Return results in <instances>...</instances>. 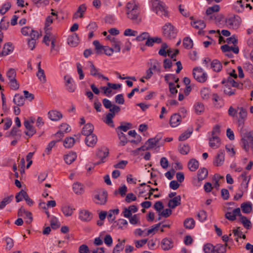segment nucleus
Returning a JSON list of instances; mask_svg holds the SVG:
<instances>
[{
	"mask_svg": "<svg viewBox=\"0 0 253 253\" xmlns=\"http://www.w3.org/2000/svg\"><path fill=\"white\" fill-rule=\"evenodd\" d=\"M184 226L186 229H193L195 225V222L192 218H187L184 221Z\"/></svg>",
	"mask_w": 253,
	"mask_h": 253,
	"instance_id": "a19ab883",
	"label": "nucleus"
},
{
	"mask_svg": "<svg viewBox=\"0 0 253 253\" xmlns=\"http://www.w3.org/2000/svg\"><path fill=\"white\" fill-rule=\"evenodd\" d=\"M190 151V147L185 144H180L179 147V151L181 154L186 155Z\"/></svg>",
	"mask_w": 253,
	"mask_h": 253,
	"instance_id": "6e6d98bb",
	"label": "nucleus"
},
{
	"mask_svg": "<svg viewBox=\"0 0 253 253\" xmlns=\"http://www.w3.org/2000/svg\"><path fill=\"white\" fill-rule=\"evenodd\" d=\"M188 166L190 170L195 171L199 167V162L196 159H192L189 161Z\"/></svg>",
	"mask_w": 253,
	"mask_h": 253,
	"instance_id": "4c0bfd02",
	"label": "nucleus"
},
{
	"mask_svg": "<svg viewBox=\"0 0 253 253\" xmlns=\"http://www.w3.org/2000/svg\"><path fill=\"white\" fill-rule=\"evenodd\" d=\"M13 103L18 106H22L24 104L25 98L19 94H16L14 96Z\"/></svg>",
	"mask_w": 253,
	"mask_h": 253,
	"instance_id": "473e14b6",
	"label": "nucleus"
},
{
	"mask_svg": "<svg viewBox=\"0 0 253 253\" xmlns=\"http://www.w3.org/2000/svg\"><path fill=\"white\" fill-rule=\"evenodd\" d=\"M6 136L12 137L14 138L19 139L21 138V134L19 132V130L16 127L13 126L11 131L6 133Z\"/></svg>",
	"mask_w": 253,
	"mask_h": 253,
	"instance_id": "72a5a7b5",
	"label": "nucleus"
},
{
	"mask_svg": "<svg viewBox=\"0 0 253 253\" xmlns=\"http://www.w3.org/2000/svg\"><path fill=\"white\" fill-rule=\"evenodd\" d=\"M97 142V137L93 133L86 136L85 143L88 147H94Z\"/></svg>",
	"mask_w": 253,
	"mask_h": 253,
	"instance_id": "2eb2a0df",
	"label": "nucleus"
},
{
	"mask_svg": "<svg viewBox=\"0 0 253 253\" xmlns=\"http://www.w3.org/2000/svg\"><path fill=\"white\" fill-rule=\"evenodd\" d=\"M109 155V150L108 148L105 147H102L98 149L97 151L96 156V157L100 159V161L94 164V165H99L101 163H104V160L106 158L108 157Z\"/></svg>",
	"mask_w": 253,
	"mask_h": 253,
	"instance_id": "423d86ee",
	"label": "nucleus"
},
{
	"mask_svg": "<svg viewBox=\"0 0 253 253\" xmlns=\"http://www.w3.org/2000/svg\"><path fill=\"white\" fill-rule=\"evenodd\" d=\"M116 226H118L119 229H123L124 227H126L127 225V221L124 219H120L116 222Z\"/></svg>",
	"mask_w": 253,
	"mask_h": 253,
	"instance_id": "680f3d73",
	"label": "nucleus"
},
{
	"mask_svg": "<svg viewBox=\"0 0 253 253\" xmlns=\"http://www.w3.org/2000/svg\"><path fill=\"white\" fill-rule=\"evenodd\" d=\"M240 132L242 137L246 138L248 140L250 141L251 147L253 149V131H247L244 127L241 130V128L239 129Z\"/></svg>",
	"mask_w": 253,
	"mask_h": 253,
	"instance_id": "ddd939ff",
	"label": "nucleus"
},
{
	"mask_svg": "<svg viewBox=\"0 0 253 253\" xmlns=\"http://www.w3.org/2000/svg\"><path fill=\"white\" fill-rule=\"evenodd\" d=\"M88 63L89 64L90 70V74L95 77H97L99 79L102 78L103 80L108 81V78L105 77L101 73L99 72V69L96 68L91 61H88Z\"/></svg>",
	"mask_w": 253,
	"mask_h": 253,
	"instance_id": "9d476101",
	"label": "nucleus"
},
{
	"mask_svg": "<svg viewBox=\"0 0 253 253\" xmlns=\"http://www.w3.org/2000/svg\"><path fill=\"white\" fill-rule=\"evenodd\" d=\"M161 138L155 137L154 138H149L146 142L145 145H147L149 149L153 148L157 146Z\"/></svg>",
	"mask_w": 253,
	"mask_h": 253,
	"instance_id": "2f4dec72",
	"label": "nucleus"
},
{
	"mask_svg": "<svg viewBox=\"0 0 253 253\" xmlns=\"http://www.w3.org/2000/svg\"><path fill=\"white\" fill-rule=\"evenodd\" d=\"M118 135L120 139V145L121 146L125 145L127 142L125 134L122 132H118Z\"/></svg>",
	"mask_w": 253,
	"mask_h": 253,
	"instance_id": "bf43d9fd",
	"label": "nucleus"
},
{
	"mask_svg": "<svg viewBox=\"0 0 253 253\" xmlns=\"http://www.w3.org/2000/svg\"><path fill=\"white\" fill-rule=\"evenodd\" d=\"M241 208L244 213H249L252 211V204L250 202L243 203Z\"/></svg>",
	"mask_w": 253,
	"mask_h": 253,
	"instance_id": "e433bc0d",
	"label": "nucleus"
},
{
	"mask_svg": "<svg viewBox=\"0 0 253 253\" xmlns=\"http://www.w3.org/2000/svg\"><path fill=\"white\" fill-rule=\"evenodd\" d=\"M220 10V6L218 4H215L212 6L209 7L207 9L206 14L210 16V19H212L213 16L212 14L214 12H218Z\"/></svg>",
	"mask_w": 253,
	"mask_h": 253,
	"instance_id": "f704fd0d",
	"label": "nucleus"
},
{
	"mask_svg": "<svg viewBox=\"0 0 253 253\" xmlns=\"http://www.w3.org/2000/svg\"><path fill=\"white\" fill-rule=\"evenodd\" d=\"M21 194H22L23 196H24V199H25L27 204L28 205L32 206L34 202H33V200L29 198L28 194L27 193V192L26 191H25L23 190H21Z\"/></svg>",
	"mask_w": 253,
	"mask_h": 253,
	"instance_id": "0e129e2a",
	"label": "nucleus"
},
{
	"mask_svg": "<svg viewBox=\"0 0 253 253\" xmlns=\"http://www.w3.org/2000/svg\"><path fill=\"white\" fill-rule=\"evenodd\" d=\"M240 220L246 229H250L252 227V223L246 216H243L241 214L240 216Z\"/></svg>",
	"mask_w": 253,
	"mask_h": 253,
	"instance_id": "79ce46f5",
	"label": "nucleus"
},
{
	"mask_svg": "<svg viewBox=\"0 0 253 253\" xmlns=\"http://www.w3.org/2000/svg\"><path fill=\"white\" fill-rule=\"evenodd\" d=\"M107 193L103 191L102 192L96 194L94 196L93 200L98 205H104L107 201Z\"/></svg>",
	"mask_w": 253,
	"mask_h": 253,
	"instance_id": "1a4fd4ad",
	"label": "nucleus"
},
{
	"mask_svg": "<svg viewBox=\"0 0 253 253\" xmlns=\"http://www.w3.org/2000/svg\"><path fill=\"white\" fill-rule=\"evenodd\" d=\"M168 47V45L166 43H163L161 45V48L158 52L159 54L164 57H166L167 55L169 56H170V52H172V49L169 48L166 51V50Z\"/></svg>",
	"mask_w": 253,
	"mask_h": 253,
	"instance_id": "4be33fe9",
	"label": "nucleus"
},
{
	"mask_svg": "<svg viewBox=\"0 0 253 253\" xmlns=\"http://www.w3.org/2000/svg\"><path fill=\"white\" fill-rule=\"evenodd\" d=\"M161 224V223L160 222L154 226H152L150 229L147 230V232L146 233L145 235H144V236H148L149 235H150L151 234H153L155 231L158 230V229H159V227L160 226Z\"/></svg>",
	"mask_w": 253,
	"mask_h": 253,
	"instance_id": "e2e57ef3",
	"label": "nucleus"
},
{
	"mask_svg": "<svg viewBox=\"0 0 253 253\" xmlns=\"http://www.w3.org/2000/svg\"><path fill=\"white\" fill-rule=\"evenodd\" d=\"M37 76L42 83H45L46 81L44 70L40 68L37 73Z\"/></svg>",
	"mask_w": 253,
	"mask_h": 253,
	"instance_id": "3c124183",
	"label": "nucleus"
},
{
	"mask_svg": "<svg viewBox=\"0 0 253 253\" xmlns=\"http://www.w3.org/2000/svg\"><path fill=\"white\" fill-rule=\"evenodd\" d=\"M153 10L160 16L168 17L169 13L165 3L159 0H154L152 2Z\"/></svg>",
	"mask_w": 253,
	"mask_h": 253,
	"instance_id": "f03ea898",
	"label": "nucleus"
},
{
	"mask_svg": "<svg viewBox=\"0 0 253 253\" xmlns=\"http://www.w3.org/2000/svg\"><path fill=\"white\" fill-rule=\"evenodd\" d=\"M74 192L78 195H81L84 192V186L80 182H76L73 184Z\"/></svg>",
	"mask_w": 253,
	"mask_h": 253,
	"instance_id": "393cba45",
	"label": "nucleus"
},
{
	"mask_svg": "<svg viewBox=\"0 0 253 253\" xmlns=\"http://www.w3.org/2000/svg\"><path fill=\"white\" fill-rule=\"evenodd\" d=\"M111 42L112 43V46L114 48V50L116 52H120V50H121L120 45L121 44V42L119 41L118 39L115 38V39L113 40V41H112Z\"/></svg>",
	"mask_w": 253,
	"mask_h": 253,
	"instance_id": "13d9d810",
	"label": "nucleus"
},
{
	"mask_svg": "<svg viewBox=\"0 0 253 253\" xmlns=\"http://www.w3.org/2000/svg\"><path fill=\"white\" fill-rule=\"evenodd\" d=\"M241 23V18L237 16H231L225 20V23L229 29H237Z\"/></svg>",
	"mask_w": 253,
	"mask_h": 253,
	"instance_id": "20e7f679",
	"label": "nucleus"
},
{
	"mask_svg": "<svg viewBox=\"0 0 253 253\" xmlns=\"http://www.w3.org/2000/svg\"><path fill=\"white\" fill-rule=\"evenodd\" d=\"M241 210L239 208L234 209L232 212H227L225 214V217L230 221H234L236 219V216L241 215Z\"/></svg>",
	"mask_w": 253,
	"mask_h": 253,
	"instance_id": "4468645a",
	"label": "nucleus"
},
{
	"mask_svg": "<svg viewBox=\"0 0 253 253\" xmlns=\"http://www.w3.org/2000/svg\"><path fill=\"white\" fill-rule=\"evenodd\" d=\"M193 132V128L191 127L190 128H188V130L182 133L179 137V141H184L186 139H187L188 138H189L191 134H192Z\"/></svg>",
	"mask_w": 253,
	"mask_h": 253,
	"instance_id": "49530a36",
	"label": "nucleus"
},
{
	"mask_svg": "<svg viewBox=\"0 0 253 253\" xmlns=\"http://www.w3.org/2000/svg\"><path fill=\"white\" fill-rule=\"evenodd\" d=\"M224 151L223 150H219L213 161V165L216 167L221 166L224 161Z\"/></svg>",
	"mask_w": 253,
	"mask_h": 253,
	"instance_id": "f8f14e48",
	"label": "nucleus"
},
{
	"mask_svg": "<svg viewBox=\"0 0 253 253\" xmlns=\"http://www.w3.org/2000/svg\"><path fill=\"white\" fill-rule=\"evenodd\" d=\"M227 244H225V245L222 244H217L215 246V253H225L226 251V247Z\"/></svg>",
	"mask_w": 253,
	"mask_h": 253,
	"instance_id": "de8ad7c7",
	"label": "nucleus"
},
{
	"mask_svg": "<svg viewBox=\"0 0 253 253\" xmlns=\"http://www.w3.org/2000/svg\"><path fill=\"white\" fill-rule=\"evenodd\" d=\"M47 115L48 118L52 121H58L63 117L61 112L54 110L49 111Z\"/></svg>",
	"mask_w": 253,
	"mask_h": 253,
	"instance_id": "dca6fc26",
	"label": "nucleus"
},
{
	"mask_svg": "<svg viewBox=\"0 0 253 253\" xmlns=\"http://www.w3.org/2000/svg\"><path fill=\"white\" fill-rule=\"evenodd\" d=\"M86 10V7L85 4H83L79 6L77 11L73 15L74 19H77L78 17L82 18L83 14Z\"/></svg>",
	"mask_w": 253,
	"mask_h": 253,
	"instance_id": "cd10ccee",
	"label": "nucleus"
},
{
	"mask_svg": "<svg viewBox=\"0 0 253 253\" xmlns=\"http://www.w3.org/2000/svg\"><path fill=\"white\" fill-rule=\"evenodd\" d=\"M238 109L239 110L238 120V127L239 129L241 128L242 130L244 126V122L247 118V112L243 107H238Z\"/></svg>",
	"mask_w": 253,
	"mask_h": 253,
	"instance_id": "0eeeda50",
	"label": "nucleus"
},
{
	"mask_svg": "<svg viewBox=\"0 0 253 253\" xmlns=\"http://www.w3.org/2000/svg\"><path fill=\"white\" fill-rule=\"evenodd\" d=\"M74 210H75V209L68 205L64 206L62 208L63 213L66 216H71L73 214Z\"/></svg>",
	"mask_w": 253,
	"mask_h": 253,
	"instance_id": "a18cd8bd",
	"label": "nucleus"
},
{
	"mask_svg": "<svg viewBox=\"0 0 253 253\" xmlns=\"http://www.w3.org/2000/svg\"><path fill=\"white\" fill-rule=\"evenodd\" d=\"M50 223L51 228L53 229H56L60 226V223L57 218L54 216L51 217Z\"/></svg>",
	"mask_w": 253,
	"mask_h": 253,
	"instance_id": "4d7b16f0",
	"label": "nucleus"
},
{
	"mask_svg": "<svg viewBox=\"0 0 253 253\" xmlns=\"http://www.w3.org/2000/svg\"><path fill=\"white\" fill-rule=\"evenodd\" d=\"M183 45L185 48H192L193 46V41L190 38L186 37L183 40Z\"/></svg>",
	"mask_w": 253,
	"mask_h": 253,
	"instance_id": "8fccbe9b",
	"label": "nucleus"
},
{
	"mask_svg": "<svg viewBox=\"0 0 253 253\" xmlns=\"http://www.w3.org/2000/svg\"><path fill=\"white\" fill-rule=\"evenodd\" d=\"M127 17L133 23L138 24L141 21L140 17V9L138 4L135 1L128 2L126 5Z\"/></svg>",
	"mask_w": 253,
	"mask_h": 253,
	"instance_id": "f257e3e1",
	"label": "nucleus"
},
{
	"mask_svg": "<svg viewBox=\"0 0 253 253\" xmlns=\"http://www.w3.org/2000/svg\"><path fill=\"white\" fill-rule=\"evenodd\" d=\"M210 146L213 149H216L220 146V140L217 136L211 137L209 140Z\"/></svg>",
	"mask_w": 253,
	"mask_h": 253,
	"instance_id": "5701e85b",
	"label": "nucleus"
},
{
	"mask_svg": "<svg viewBox=\"0 0 253 253\" xmlns=\"http://www.w3.org/2000/svg\"><path fill=\"white\" fill-rule=\"evenodd\" d=\"M203 250L205 253H213L215 250V246L214 247L211 244H207L204 246Z\"/></svg>",
	"mask_w": 253,
	"mask_h": 253,
	"instance_id": "052dcab7",
	"label": "nucleus"
},
{
	"mask_svg": "<svg viewBox=\"0 0 253 253\" xmlns=\"http://www.w3.org/2000/svg\"><path fill=\"white\" fill-rule=\"evenodd\" d=\"M155 42L157 43L162 42V39L159 37L151 38L150 37V38L148 39L146 41L145 45L148 46H152Z\"/></svg>",
	"mask_w": 253,
	"mask_h": 253,
	"instance_id": "58836bf2",
	"label": "nucleus"
},
{
	"mask_svg": "<svg viewBox=\"0 0 253 253\" xmlns=\"http://www.w3.org/2000/svg\"><path fill=\"white\" fill-rule=\"evenodd\" d=\"M191 25L195 29H199L198 34H201V30L206 27V24L203 20H197L191 23Z\"/></svg>",
	"mask_w": 253,
	"mask_h": 253,
	"instance_id": "b1692460",
	"label": "nucleus"
},
{
	"mask_svg": "<svg viewBox=\"0 0 253 253\" xmlns=\"http://www.w3.org/2000/svg\"><path fill=\"white\" fill-rule=\"evenodd\" d=\"M24 214L26 215V217H29V220L27 221V223L30 224L33 221V217L32 213L28 211H26L24 207H21L18 210L17 215L18 216H23Z\"/></svg>",
	"mask_w": 253,
	"mask_h": 253,
	"instance_id": "f3484780",
	"label": "nucleus"
},
{
	"mask_svg": "<svg viewBox=\"0 0 253 253\" xmlns=\"http://www.w3.org/2000/svg\"><path fill=\"white\" fill-rule=\"evenodd\" d=\"M24 126L28 130L27 131H25V134L27 135H28L29 137H31L36 133V129L34 127L30 124V122L29 121L25 120L24 122Z\"/></svg>",
	"mask_w": 253,
	"mask_h": 253,
	"instance_id": "6ab92c4d",
	"label": "nucleus"
},
{
	"mask_svg": "<svg viewBox=\"0 0 253 253\" xmlns=\"http://www.w3.org/2000/svg\"><path fill=\"white\" fill-rule=\"evenodd\" d=\"M68 43L73 47L76 46L79 42V38L76 34L70 36L67 39Z\"/></svg>",
	"mask_w": 253,
	"mask_h": 253,
	"instance_id": "7c9ffc66",
	"label": "nucleus"
},
{
	"mask_svg": "<svg viewBox=\"0 0 253 253\" xmlns=\"http://www.w3.org/2000/svg\"><path fill=\"white\" fill-rule=\"evenodd\" d=\"M75 143V139L73 137L66 138L64 141V146L67 148H71Z\"/></svg>",
	"mask_w": 253,
	"mask_h": 253,
	"instance_id": "603ef678",
	"label": "nucleus"
},
{
	"mask_svg": "<svg viewBox=\"0 0 253 253\" xmlns=\"http://www.w3.org/2000/svg\"><path fill=\"white\" fill-rule=\"evenodd\" d=\"M208 171L206 168L200 169L198 172V178L199 181H201L206 178L208 175Z\"/></svg>",
	"mask_w": 253,
	"mask_h": 253,
	"instance_id": "37998d69",
	"label": "nucleus"
},
{
	"mask_svg": "<svg viewBox=\"0 0 253 253\" xmlns=\"http://www.w3.org/2000/svg\"><path fill=\"white\" fill-rule=\"evenodd\" d=\"M150 38V35L148 32H143L139 36H136L135 40L137 42H143L144 40H147Z\"/></svg>",
	"mask_w": 253,
	"mask_h": 253,
	"instance_id": "864d4df0",
	"label": "nucleus"
},
{
	"mask_svg": "<svg viewBox=\"0 0 253 253\" xmlns=\"http://www.w3.org/2000/svg\"><path fill=\"white\" fill-rule=\"evenodd\" d=\"M193 75L194 79L200 83L205 82L208 78L207 74L200 67H195L193 69Z\"/></svg>",
	"mask_w": 253,
	"mask_h": 253,
	"instance_id": "39448f33",
	"label": "nucleus"
},
{
	"mask_svg": "<svg viewBox=\"0 0 253 253\" xmlns=\"http://www.w3.org/2000/svg\"><path fill=\"white\" fill-rule=\"evenodd\" d=\"M195 112L197 114H201L205 110L204 105L200 102H197L194 105Z\"/></svg>",
	"mask_w": 253,
	"mask_h": 253,
	"instance_id": "09e8293b",
	"label": "nucleus"
},
{
	"mask_svg": "<svg viewBox=\"0 0 253 253\" xmlns=\"http://www.w3.org/2000/svg\"><path fill=\"white\" fill-rule=\"evenodd\" d=\"M77 158V154L75 152H70L64 155V159L65 163L68 165L71 164Z\"/></svg>",
	"mask_w": 253,
	"mask_h": 253,
	"instance_id": "a878e982",
	"label": "nucleus"
},
{
	"mask_svg": "<svg viewBox=\"0 0 253 253\" xmlns=\"http://www.w3.org/2000/svg\"><path fill=\"white\" fill-rule=\"evenodd\" d=\"M39 33L38 32H34L31 39L28 40V45L29 47L33 50L35 47L36 44V41L39 38Z\"/></svg>",
	"mask_w": 253,
	"mask_h": 253,
	"instance_id": "412c9836",
	"label": "nucleus"
},
{
	"mask_svg": "<svg viewBox=\"0 0 253 253\" xmlns=\"http://www.w3.org/2000/svg\"><path fill=\"white\" fill-rule=\"evenodd\" d=\"M92 216V214L87 210H82L79 212V218L83 221L89 222Z\"/></svg>",
	"mask_w": 253,
	"mask_h": 253,
	"instance_id": "9b49d317",
	"label": "nucleus"
},
{
	"mask_svg": "<svg viewBox=\"0 0 253 253\" xmlns=\"http://www.w3.org/2000/svg\"><path fill=\"white\" fill-rule=\"evenodd\" d=\"M210 92L208 88H203L201 91V97L204 99H208L209 98Z\"/></svg>",
	"mask_w": 253,
	"mask_h": 253,
	"instance_id": "338daca9",
	"label": "nucleus"
},
{
	"mask_svg": "<svg viewBox=\"0 0 253 253\" xmlns=\"http://www.w3.org/2000/svg\"><path fill=\"white\" fill-rule=\"evenodd\" d=\"M7 77L9 80L16 79V73L14 69H10L6 73Z\"/></svg>",
	"mask_w": 253,
	"mask_h": 253,
	"instance_id": "69168bd1",
	"label": "nucleus"
},
{
	"mask_svg": "<svg viewBox=\"0 0 253 253\" xmlns=\"http://www.w3.org/2000/svg\"><path fill=\"white\" fill-rule=\"evenodd\" d=\"M119 243L115 246L113 250V253H119L121 251H123L125 246V240L121 241L120 239L118 240Z\"/></svg>",
	"mask_w": 253,
	"mask_h": 253,
	"instance_id": "ea45409f",
	"label": "nucleus"
},
{
	"mask_svg": "<svg viewBox=\"0 0 253 253\" xmlns=\"http://www.w3.org/2000/svg\"><path fill=\"white\" fill-rule=\"evenodd\" d=\"M181 117L178 114H174L170 119L169 123L172 127H176L178 126L180 123Z\"/></svg>",
	"mask_w": 253,
	"mask_h": 253,
	"instance_id": "aec40b11",
	"label": "nucleus"
},
{
	"mask_svg": "<svg viewBox=\"0 0 253 253\" xmlns=\"http://www.w3.org/2000/svg\"><path fill=\"white\" fill-rule=\"evenodd\" d=\"M161 247L164 251H169L174 247L173 240L169 237L163 239L161 242Z\"/></svg>",
	"mask_w": 253,
	"mask_h": 253,
	"instance_id": "6e6552de",
	"label": "nucleus"
},
{
	"mask_svg": "<svg viewBox=\"0 0 253 253\" xmlns=\"http://www.w3.org/2000/svg\"><path fill=\"white\" fill-rule=\"evenodd\" d=\"M115 116L113 115L112 114L108 113L106 115V118L104 120V122L108 125L109 126L112 127H114V124L113 121V118Z\"/></svg>",
	"mask_w": 253,
	"mask_h": 253,
	"instance_id": "c03bdc74",
	"label": "nucleus"
},
{
	"mask_svg": "<svg viewBox=\"0 0 253 253\" xmlns=\"http://www.w3.org/2000/svg\"><path fill=\"white\" fill-rule=\"evenodd\" d=\"M13 50V47L12 44L10 42H8L3 46L2 51L0 52V56H6L11 52Z\"/></svg>",
	"mask_w": 253,
	"mask_h": 253,
	"instance_id": "c756f323",
	"label": "nucleus"
},
{
	"mask_svg": "<svg viewBox=\"0 0 253 253\" xmlns=\"http://www.w3.org/2000/svg\"><path fill=\"white\" fill-rule=\"evenodd\" d=\"M13 198V195L4 198L0 202V209H3L6 205L10 203Z\"/></svg>",
	"mask_w": 253,
	"mask_h": 253,
	"instance_id": "5fc2aeb1",
	"label": "nucleus"
},
{
	"mask_svg": "<svg viewBox=\"0 0 253 253\" xmlns=\"http://www.w3.org/2000/svg\"><path fill=\"white\" fill-rule=\"evenodd\" d=\"M163 33L167 38L171 39L176 37L177 31L170 23H167L163 27Z\"/></svg>",
	"mask_w": 253,
	"mask_h": 253,
	"instance_id": "7ed1b4c3",
	"label": "nucleus"
},
{
	"mask_svg": "<svg viewBox=\"0 0 253 253\" xmlns=\"http://www.w3.org/2000/svg\"><path fill=\"white\" fill-rule=\"evenodd\" d=\"M180 204L181 196L180 195H178L169 200L168 205L170 209H173Z\"/></svg>",
	"mask_w": 253,
	"mask_h": 253,
	"instance_id": "a211bd4d",
	"label": "nucleus"
},
{
	"mask_svg": "<svg viewBox=\"0 0 253 253\" xmlns=\"http://www.w3.org/2000/svg\"><path fill=\"white\" fill-rule=\"evenodd\" d=\"M93 126L90 123H87L83 127L82 130V134L86 136L93 133Z\"/></svg>",
	"mask_w": 253,
	"mask_h": 253,
	"instance_id": "c85d7f7f",
	"label": "nucleus"
},
{
	"mask_svg": "<svg viewBox=\"0 0 253 253\" xmlns=\"http://www.w3.org/2000/svg\"><path fill=\"white\" fill-rule=\"evenodd\" d=\"M136 200V197L132 193H128L125 198V201L127 203H130Z\"/></svg>",
	"mask_w": 253,
	"mask_h": 253,
	"instance_id": "774afa93",
	"label": "nucleus"
},
{
	"mask_svg": "<svg viewBox=\"0 0 253 253\" xmlns=\"http://www.w3.org/2000/svg\"><path fill=\"white\" fill-rule=\"evenodd\" d=\"M34 32H37L33 29V28L30 26H25L23 27L21 30L22 34L24 36H30L32 37Z\"/></svg>",
	"mask_w": 253,
	"mask_h": 253,
	"instance_id": "c9c22d12",
	"label": "nucleus"
},
{
	"mask_svg": "<svg viewBox=\"0 0 253 253\" xmlns=\"http://www.w3.org/2000/svg\"><path fill=\"white\" fill-rule=\"evenodd\" d=\"M211 68L214 72H219L222 70V64L218 60L214 59L211 63Z\"/></svg>",
	"mask_w": 253,
	"mask_h": 253,
	"instance_id": "bb28decb",
	"label": "nucleus"
}]
</instances>
